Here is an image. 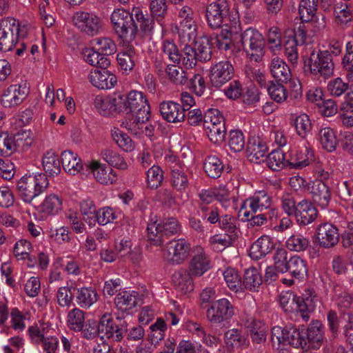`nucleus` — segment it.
Instances as JSON below:
<instances>
[{
  "instance_id": "nucleus-35",
  "label": "nucleus",
  "mask_w": 353,
  "mask_h": 353,
  "mask_svg": "<svg viewBox=\"0 0 353 353\" xmlns=\"http://www.w3.org/2000/svg\"><path fill=\"white\" fill-rule=\"evenodd\" d=\"M263 282L262 276L259 270L255 268H248L245 270L243 281H241V289L256 292Z\"/></svg>"
},
{
  "instance_id": "nucleus-26",
  "label": "nucleus",
  "mask_w": 353,
  "mask_h": 353,
  "mask_svg": "<svg viewBox=\"0 0 353 353\" xmlns=\"http://www.w3.org/2000/svg\"><path fill=\"white\" fill-rule=\"evenodd\" d=\"M289 272L294 279H304L307 275V262L299 256H292L288 259V263L285 272Z\"/></svg>"
},
{
  "instance_id": "nucleus-30",
  "label": "nucleus",
  "mask_w": 353,
  "mask_h": 353,
  "mask_svg": "<svg viewBox=\"0 0 353 353\" xmlns=\"http://www.w3.org/2000/svg\"><path fill=\"white\" fill-rule=\"evenodd\" d=\"M61 161L63 170L71 175L78 174L83 168L80 158L71 150L63 151L61 155Z\"/></svg>"
},
{
  "instance_id": "nucleus-31",
  "label": "nucleus",
  "mask_w": 353,
  "mask_h": 353,
  "mask_svg": "<svg viewBox=\"0 0 353 353\" xmlns=\"http://www.w3.org/2000/svg\"><path fill=\"white\" fill-rule=\"evenodd\" d=\"M224 341L228 347L246 348L249 341L241 330L232 328L227 330L224 334Z\"/></svg>"
},
{
  "instance_id": "nucleus-24",
  "label": "nucleus",
  "mask_w": 353,
  "mask_h": 353,
  "mask_svg": "<svg viewBox=\"0 0 353 353\" xmlns=\"http://www.w3.org/2000/svg\"><path fill=\"white\" fill-rule=\"evenodd\" d=\"M313 201L321 208L328 206L331 199L330 188L323 181L317 180L313 183L311 189Z\"/></svg>"
},
{
  "instance_id": "nucleus-46",
  "label": "nucleus",
  "mask_w": 353,
  "mask_h": 353,
  "mask_svg": "<svg viewBox=\"0 0 353 353\" xmlns=\"http://www.w3.org/2000/svg\"><path fill=\"white\" fill-rule=\"evenodd\" d=\"M285 343L295 348H305V339L299 330L292 325L285 326Z\"/></svg>"
},
{
  "instance_id": "nucleus-63",
  "label": "nucleus",
  "mask_w": 353,
  "mask_h": 353,
  "mask_svg": "<svg viewBox=\"0 0 353 353\" xmlns=\"http://www.w3.org/2000/svg\"><path fill=\"white\" fill-rule=\"evenodd\" d=\"M163 179V173L161 168L158 165H152L147 172L148 187L151 189H157L162 183Z\"/></svg>"
},
{
  "instance_id": "nucleus-16",
  "label": "nucleus",
  "mask_w": 353,
  "mask_h": 353,
  "mask_svg": "<svg viewBox=\"0 0 353 353\" xmlns=\"http://www.w3.org/2000/svg\"><path fill=\"white\" fill-rule=\"evenodd\" d=\"M210 72L212 85L216 88H220L229 81L234 73L232 65L228 61H222L216 63L211 68Z\"/></svg>"
},
{
  "instance_id": "nucleus-10",
  "label": "nucleus",
  "mask_w": 353,
  "mask_h": 353,
  "mask_svg": "<svg viewBox=\"0 0 353 353\" xmlns=\"http://www.w3.org/2000/svg\"><path fill=\"white\" fill-rule=\"evenodd\" d=\"M184 43L182 51L179 52L176 46L172 41H165L163 43V51L174 63L181 62L187 68H192L197 61L195 50L191 46L192 43Z\"/></svg>"
},
{
  "instance_id": "nucleus-32",
  "label": "nucleus",
  "mask_w": 353,
  "mask_h": 353,
  "mask_svg": "<svg viewBox=\"0 0 353 353\" xmlns=\"http://www.w3.org/2000/svg\"><path fill=\"white\" fill-rule=\"evenodd\" d=\"M270 69L272 77L278 81L287 83L291 79L289 66L279 57H275L272 60Z\"/></svg>"
},
{
  "instance_id": "nucleus-12",
  "label": "nucleus",
  "mask_w": 353,
  "mask_h": 353,
  "mask_svg": "<svg viewBox=\"0 0 353 353\" xmlns=\"http://www.w3.org/2000/svg\"><path fill=\"white\" fill-rule=\"evenodd\" d=\"M234 314L233 305L225 298L213 301L206 311L208 320L216 325L228 322Z\"/></svg>"
},
{
  "instance_id": "nucleus-20",
  "label": "nucleus",
  "mask_w": 353,
  "mask_h": 353,
  "mask_svg": "<svg viewBox=\"0 0 353 353\" xmlns=\"http://www.w3.org/2000/svg\"><path fill=\"white\" fill-rule=\"evenodd\" d=\"M324 341L323 325L319 321H312L307 329L305 349L319 350Z\"/></svg>"
},
{
  "instance_id": "nucleus-62",
  "label": "nucleus",
  "mask_w": 353,
  "mask_h": 353,
  "mask_svg": "<svg viewBox=\"0 0 353 353\" xmlns=\"http://www.w3.org/2000/svg\"><path fill=\"white\" fill-rule=\"evenodd\" d=\"M94 105L101 115L109 116L115 114L110 96L104 98L101 95H97L94 98Z\"/></svg>"
},
{
  "instance_id": "nucleus-38",
  "label": "nucleus",
  "mask_w": 353,
  "mask_h": 353,
  "mask_svg": "<svg viewBox=\"0 0 353 353\" xmlns=\"http://www.w3.org/2000/svg\"><path fill=\"white\" fill-rule=\"evenodd\" d=\"M90 46L99 52L101 56L108 57L113 54L117 47L114 42L108 37H98L90 41Z\"/></svg>"
},
{
  "instance_id": "nucleus-45",
  "label": "nucleus",
  "mask_w": 353,
  "mask_h": 353,
  "mask_svg": "<svg viewBox=\"0 0 353 353\" xmlns=\"http://www.w3.org/2000/svg\"><path fill=\"white\" fill-rule=\"evenodd\" d=\"M84 60L92 65L97 66V68H108L110 65V61L108 57L101 56L99 52L93 49L86 48L83 52Z\"/></svg>"
},
{
  "instance_id": "nucleus-64",
  "label": "nucleus",
  "mask_w": 353,
  "mask_h": 353,
  "mask_svg": "<svg viewBox=\"0 0 353 353\" xmlns=\"http://www.w3.org/2000/svg\"><path fill=\"white\" fill-rule=\"evenodd\" d=\"M224 279L229 288L236 292L241 289V280L238 272L233 268H228L223 272Z\"/></svg>"
},
{
  "instance_id": "nucleus-50",
  "label": "nucleus",
  "mask_w": 353,
  "mask_h": 353,
  "mask_svg": "<svg viewBox=\"0 0 353 353\" xmlns=\"http://www.w3.org/2000/svg\"><path fill=\"white\" fill-rule=\"evenodd\" d=\"M194 50L197 61L206 62L212 58V50L207 38H200L194 41Z\"/></svg>"
},
{
  "instance_id": "nucleus-47",
  "label": "nucleus",
  "mask_w": 353,
  "mask_h": 353,
  "mask_svg": "<svg viewBox=\"0 0 353 353\" xmlns=\"http://www.w3.org/2000/svg\"><path fill=\"white\" fill-rule=\"evenodd\" d=\"M319 139L322 147L328 152L336 150L338 141L334 131L329 128H321L319 132Z\"/></svg>"
},
{
  "instance_id": "nucleus-52",
  "label": "nucleus",
  "mask_w": 353,
  "mask_h": 353,
  "mask_svg": "<svg viewBox=\"0 0 353 353\" xmlns=\"http://www.w3.org/2000/svg\"><path fill=\"white\" fill-rule=\"evenodd\" d=\"M268 166L272 170L279 171L284 168L289 162L285 160V154L281 150H274L266 156Z\"/></svg>"
},
{
  "instance_id": "nucleus-43",
  "label": "nucleus",
  "mask_w": 353,
  "mask_h": 353,
  "mask_svg": "<svg viewBox=\"0 0 353 353\" xmlns=\"http://www.w3.org/2000/svg\"><path fill=\"white\" fill-rule=\"evenodd\" d=\"M137 296L127 291L118 293L114 299V303L118 310L127 312L134 308L137 304Z\"/></svg>"
},
{
  "instance_id": "nucleus-9",
  "label": "nucleus",
  "mask_w": 353,
  "mask_h": 353,
  "mask_svg": "<svg viewBox=\"0 0 353 353\" xmlns=\"http://www.w3.org/2000/svg\"><path fill=\"white\" fill-rule=\"evenodd\" d=\"M304 295V296H296L292 294L285 293L279 296V303L283 310L286 312H290L292 307L291 305L295 303L296 312L300 314L305 321L310 319L309 314L312 312L315 308V296Z\"/></svg>"
},
{
  "instance_id": "nucleus-56",
  "label": "nucleus",
  "mask_w": 353,
  "mask_h": 353,
  "mask_svg": "<svg viewBox=\"0 0 353 353\" xmlns=\"http://www.w3.org/2000/svg\"><path fill=\"white\" fill-rule=\"evenodd\" d=\"M166 74L170 80L177 85H184L187 83L188 79L190 78L188 72L175 65H170V67H167Z\"/></svg>"
},
{
  "instance_id": "nucleus-22",
  "label": "nucleus",
  "mask_w": 353,
  "mask_h": 353,
  "mask_svg": "<svg viewBox=\"0 0 353 353\" xmlns=\"http://www.w3.org/2000/svg\"><path fill=\"white\" fill-rule=\"evenodd\" d=\"M87 166L93 174L96 180L101 184H112L117 179V174L112 168L101 164L99 161H92Z\"/></svg>"
},
{
  "instance_id": "nucleus-57",
  "label": "nucleus",
  "mask_w": 353,
  "mask_h": 353,
  "mask_svg": "<svg viewBox=\"0 0 353 353\" xmlns=\"http://www.w3.org/2000/svg\"><path fill=\"white\" fill-rule=\"evenodd\" d=\"M168 9L166 0H151L150 1L151 16L161 24L168 13Z\"/></svg>"
},
{
  "instance_id": "nucleus-2",
  "label": "nucleus",
  "mask_w": 353,
  "mask_h": 353,
  "mask_svg": "<svg viewBox=\"0 0 353 353\" xmlns=\"http://www.w3.org/2000/svg\"><path fill=\"white\" fill-rule=\"evenodd\" d=\"M110 19L122 45L129 46V43H132L137 34V23L133 10L130 12L125 9H117L112 13Z\"/></svg>"
},
{
  "instance_id": "nucleus-13",
  "label": "nucleus",
  "mask_w": 353,
  "mask_h": 353,
  "mask_svg": "<svg viewBox=\"0 0 353 353\" xmlns=\"http://www.w3.org/2000/svg\"><path fill=\"white\" fill-rule=\"evenodd\" d=\"M230 13L228 1L217 0L210 3L206 10V17L209 26L217 29L228 21Z\"/></svg>"
},
{
  "instance_id": "nucleus-36",
  "label": "nucleus",
  "mask_w": 353,
  "mask_h": 353,
  "mask_svg": "<svg viewBox=\"0 0 353 353\" xmlns=\"http://www.w3.org/2000/svg\"><path fill=\"white\" fill-rule=\"evenodd\" d=\"M123 51L117 54V61L121 68L125 72L131 71L134 66L135 50L132 43L129 46L122 45Z\"/></svg>"
},
{
  "instance_id": "nucleus-18",
  "label": "nucleus",
  "mask_w": 353,
  "mask_h": 353,
  "mask_svg": "<svg viewBox=\"0 0 353 353\" xmlns=\"http://www.w3.org/2000/svg\"><path fill=\"white\" fill-rule=\"evenodd\" d=\"M160 113L170 123H180L184 121L185 114L181 105L172 101H163L159 105Z\"/></svg>"
},
{
  "instance_id": "nucleus-28",
  "label": "nucleus",
  "mask_w": 353,
  "mask_h": 353,
  "mask_svg": "<svg viewBox=\"0 0 353 353\" xmlns=\"http://www.w3.org/2000/svg\"><path fill=\"white\" fill-rule=\"evenodd\" d=\"M272 239L266 235L259 238L251 246L250 256L255 260L259 259L270 253L274 248Z\"/></svg>"
},
{
  "instance_id": "nucleus-14",
  "label": "nucleus",
  "mask_w": 353,
  "mask_h": 353,
  "mask_svg": "<svg viewBox=\"0 0 353 353\" xmlns=\"http://www.w3.org/2000/svg\"><path fill=\"white\" fill-rule=\"evenodd\" d=\"M29 94L26 83L10 85L1 96V103L5 108H14L21 104Z\"/></svg>"
},
{
  "instance_id": "nucleus-25",
  "label": "nucleus",
  "mask_w": 353,
  "mask_h": 353,
  "mask_svg": "<svg viewBox=\"0 0 353 353\" xmlns=\"http://www.w3.org/2000/svg\"><path fill=\"white\" fill-rule=\"evenodd\" d=\"M193 276L190 271L181 268L172 275V282L175 288L182 294H187L194 290Z\"/></svg>"
},
{
  "instance_id": "nucleus-4",
  "label": "nucleus",
  "mask_w": 353,
  "mask_h": 353,
  "mask_svg": "<svg viewBox=\"0 0 353 353\" xmlns=\"http://www.w3.org/2000/svg\"><path fill=\"white\" fill-rule=\"evenodd\" d=\"M28 32V26H21L14 18L2 19L0 21V51L8 52L12 50L18 37H27Z\"/></svg>"
},
{
  "instance_id": "nucleus-40",
  "label": "nucleus",
  "mask_w": 353,
  "mask_h": 353,
  "mask_svg": "<svg viewBox=\"0 0 353 353\" xmlns=\"http://www.w3.org/2000/svg\"><path fill=\"white\" fill-rule=\"evenodd\" d=\"M170 181L172 185L177 191L185 190L189 185V178L184 169L174 166L170 171Z\"/></svg>"
},
{
  "instance_id": "nucleus-34",
  "label": "nucleus",
  "mask_w": 353,
  "mask_h": 353,
  "mask_svg": "<svg viewBox=\"0 0 353 353\" xmlns=\"http://www.w3.org/2000/svg\"><path fill=\"white\" fill-rule=\"evenodd\" d=\"M26 134V132L18 133L15 136L9 134L6 132L0 133V154L4 156L10 155L15 150L17 145L19 146V141L21 136Z\"/></svg>"
},
{
  "instance_id": "nucleus-17",
  "label": "nucleus",
  "mask_w": 353,
  "mask_h": 353,
  "mask_svg": "<svg viewBox=\"0 0 353 353\" xmlns=\"http://www.w3.org/2000/svg\"><path fill=\"white\" fill-rule=\"evenodd\" d=\"M190 245L185 239L170 241L166 245L168 256L177 264L182 263L189 255Z\"/></svg>"
},
{
  "instance_id": "nucleus-37",
  "label": "nucleus",
  "mask_w": 353,
  "mask_h": 353,
  "mask_svg": "<svg viewBox=\"0 0 353 353\" xmlns=\"http://www.w3.org/2000/svg\"><path fill=\"white\" fill-rule=\"evenodd\" d=\"M63 200L57 194L47 196L40 205L41 212L47 215H54L62 210Z\"/></svg>"
},
{
  "instance_id": "nucleus-1",
  "label": "nucleus",
  "mask_w": 353,
  "mask_h": 353,
  "mask_svg": "<svg viewBox=\"0 0 353 353\" xmlns=\"http://www.w3.org/2000/svg\"><path fill=\"white\" fill-rule=\"evenodd\" d=\"M125 127L137 134V130H142L150 117V105L141 92L132 90L128 94Z\"/></svg>"
},
{
  "instance_id": "nucleus-44",
  "label": "nucleus",
  "mask_w": 353,
  "mask_h": 353,
  "mask_svg": "<svg viewBox=\"0 0 353 353\" xmlns=\"http://www.w3.org/2000/svg\"><path fill=\"white\" fill-rule=\"evenodd\" d=\"M43 167L50 176L57 175L61 172L60 160L54 152L49 150L43 157Z\"/></svg>"
},
{
  "instance_id": "nucleus-8",
  "label": "nucleus",
  "mask_w": 353,
  "mask_h": 353,
  "mask_svg": "<svg viewBox=\"0 0 353 353\" xmlns=\"http://www.w3.org/2000/svg\"><path fill=\"white\" fill-rule=\"evenodd\" d=\"M128 331V323L119 317L114 321L108 313L102 316L98 324V332L101 338H106L112 341H121Z\"/></svg>"
},
{
  "instance_id": "nucleus-51",
  "label": "nucleus",
  "mask_w": 353,
  "mask_h": 353,
  "mask_svg": "<svg viewBox=\"0 0 353 353\" xmlns=\"http://www.w3.org/2000/svg\"><path fill=\"white\" fill-rule=\"evenodd\" d=\"M101 155L102 159L111 166L121 170H126L128 168L127 163L124 159L119 153L111 149L106 148L103 150Z\"/></svg>"
},
{
  "instance_id": "nucleus-29",
  "label": "nucleus",
  "mask_w": 353,
  "mask_h": 353,
  "mask_svg": "<svg viewBox=\"0 0 353 353\" xmlns=\"http://www.w3.org/2000/svg\"><path fill=\"white\" fill-rule=\"evenodd\" d=\"M210 268V260L207 254L201 250L191 259L189 271L195 276H201Z\"/></svg>"
},
{
  "instance_id": "nucleus-3",
  "label": "nucleus",
  "mask_w": 353,
  "mask_h": 353,
  "mask_svg": "<svg viewBox=\"0 0 353 353\" xmlns=\"http://www.w3.org/2000/svg\"><path fill=\"white\" fill-rule=\"evenodd\" d=\"M49 183L44 174L26 175L17 184L20 198L26 203H31L39 195L46 191Z\"/></svg>"
},
{
  "instance_id": "nucleus-60",
  "label": "nucleus",
  "mask_w": 353,
  "mask_h": 353,
  "mask_svg": "<svg viewBox=\"0 0 353 353\" xmlns=\"http://www.w3.org/2000/svg\"><path fill=\"white\" fill-rule=\"evenodd\" d=\"M350 88L348 83L341 78L336 77L330 80L327 85V90L332 97H339L345 94Z\"/></svg>"
},
{
  "instance_id": "nucleus-49",
  "label": "nucleus",
  "mask_w": 353,
  "mask_h": 353,
  "mask_svg": "<svg viewBox=\"0 0 353 353\" xmlns=\"http://www.w3.org/2000/svg\"><path fill=\"white\" fill-rule=\"evenodd\" d=\"M319 0H301L299 7L300 19L303 22L312 20L316 14Z\"/></svg>"
},
{
  "instance_id": "nucleus-53",
  "label": "nucleus",
  "mask_w": 353,
  "mask_h": 353,
  "mask_svg": "<svg viewBox=\"0 0 353 353\" xmlns=\"http://www.w3.org/2000/svg\"><path fill=\"white\" fill-rule=\"evenodd\" d=\"M310 246V241L301 234L290 236L286 241V247L294 252H303Z\"/></svg>"
},
{
  "instance_id": "nucleus-48",
  "label": "nucleus",
  "mask_w": 353,
  "mask_h": 353,
  "mask_svg": "<svg viewBox=\"0 0 353 353\" xmlns=\"http://www.w3.org/2000/svg\"><path fill=\"white\" fill-rule=\"evenodd\" d=\"M205 128L211 142L220 143L224 141L226 134L225 123L212 125L210 121H205Z\"/></svg>"
},
{
  "instance_id": "nucleus-11",
  "label": "nucleus",
  "mask_w": 353,
  "mask_h": 353,
  "mask_svg": "<svg viewBox=\"0 0 353 353\" xmlns=\"http://www.w3.org/2000/svg\"><path fill=\"white\" fill-rule=\"evenodd\" d=\"M74 26L83 34L94 37L102 28L101 19L93 12L77 11L72 17Z\"/></svg>"
},
{
  "instance_id": "nucleus-5",
  "label": "nucleus",
  "mask_w": 353,
  "mask_h": 353,
  "mask_svg": "<svg viewBox=\"0 0 353 353\" xmlns=\"http://www.w3.org/2000/svg\"><path fill=\"white\" fill-rule=\"evenodd\" d=\"M305 67L316 77L328 79L334 74V63L328 50H313L307 61H305Z\"/></svg>"
},
{
  "instance_id": "nucleus-15",
  "label": "nucleus",
  "mask_w": 353,
  "mask_h": 353,
  "mask_svg": "<svg viewBox=\"0 0 353 353\" xmlns=\"http://www.w3.org/2000/svg\"><path fill=\"white\" fill-rule=\"evenodd\" d=\"M315 239L316 241L323 248L333 247L339 239L338 229L329 223L320 224L316 228Z\"/></svg>"
},
{
  "instance_id": "nucleus-55",
  "label": "nucleus",
  "mask_w": 353,
  "mask_h": 353,
  "mask_svg": "<svg viewBox=\"0 0 353 353\" xmlns=\"http://www.w3.org/2000/svg\"><path fill=\"white\" fill-rule=\"evenodd\" d=\"M67 322L70 330L79 332L84 327V312L79 308L72 310L68 314Z\"/></svg>"
},
{
  "instance_id": "nucleus-54",
  "label": "nucleus",
  "mask_w": 353,
  "mask_h": 353,
  "mask_svg": "<svg viewBox=\"0 0 353 353\" xmlns=\"http://www.w3.org/2000/svg\"><path fill=\"white\" fill-rule=\"evenodd\" d=\"M133 12L137 27L143 32H150L154 28V18L143 14L139 8H134Z\"/></svg>"
},
{
  "instance_id": "nucleus-23",
  "label": "nucleus",
  "mask_w": 353,
  "mask_h": 353,
  "mask_svg": "<svg viewBox=\"0 0 353 353\" xmlns=\"http://www.w3.org/2000/svg\"><path fill=\"white\" fill-rule=\"evenodd\" d=\"M317 210L313 204L303 199L298 202L296 211L293 216L300 225H307L312 223L316 218Z\"/></svg>"
},
{
  "instance_id": "nucleus-7",
  "label": "nucleus",
  "mask_w": 353,
  "mask_h": 353,
  "mask_svg": "<svg viewBox=\"0 0 353 353\" xmlns=\"http://www.w3.org/2000/svg\"><path fill=\"white\" fill-rule=\"evenodd\" d=\"M179 228V222L174 218L165 219L159 223L157 221L150 222L147 227L148 240L154 245H162L170 236L176 234Z\"/></svg>"
},
{
  "instance_id": "nucleus-42",
  "label": "nucleus",
  "mask_w": 353,
  "mask_h": 353,
  "mask_svg": "<svg viewBox=\"0 0 353 353\" xmlns=\"http://www.w3.org/2000/svg\"><path fill=\"white\" fill-rule=\"evenodd\" d=\"M178 33L183 43H194L196 37V25L194 20L182 21Z\"/></svg>"
},
{
  "instance_id": "nucleus-6",
  "label": "nucleus",
  "mask_w": 353,
  "mask_h": 353,
  "mask_svg": "<svg viewBox=\"0 0 353 353\" xmlns=\"http://www.w3.org/2000/svg\"><path fill=\"white\" fill-rule=\"evenodd\" d=\"M241 43L248 57L255 62L262 60L265 54V40L255 28H247L241 34Z\"/></svg>"
},
{
  "instance_id": "nucleus-21",
  "label": "nucleus",
  "mask_w": 353,
  "mask_h": 353,
  "mask_svg": "<svg viewBox=\"0 0 353 353\" xmlns=\"http://www.w3.org/2000/svg\"><path fill=\"white\" fill-rule=\"evenodd\" d=\"M268 147L259 137L248 140L246 155L248 160L254 163H261L266 159Z\"/></svg>"
},
{
  "instance_id": "nucleus-27",
  "label": "nucleus",
  "mask_w": 353,
  "mask_h": 353,
  "mask_svg": "<svg viewBox=\"0 0 353 353\" xmlns=\"http://www.w3.org/2000/svg\"><path fill=\"white\" fill-rule=\"evenodd\" d=\"M249 207L253 213L263 210L271 209L272 196L265 190L256 192L253 196L246 200Z\"/></svg>"
},
{
  "instance_id": "nucleus-58",
  "label": "nucleus",
  "mask_w": 353,
  "mask_h": 353,
  "mask_svg": "<svg viewBox=\"0 0 353 353\" xmlns=\"http://www.w3.org/2000/svg\"><path fill=\"white\" fill-rule=\"evenodd\" d=\"M80 210L84 221L90 226L95 225L94 218L97 211L94 201L90 199L83 200L80 203Z\"/></svg>"
},
{
  "instance_id": "nucleus-61",
  "label": "nucleus",
  "mask_w": 353,
  "mask_h": 353,
  "mask_svg": "<svg viewBox=\"0 0 353 353\" xmlns=\"http://www.w3.org/2000/svg\"><path fill=\"white\" fill-rule=\"evenodd\" d=\"M114 141L125 152H131L134 150L133 142L130 137L119 129L114 128L111 132Z\"/></svg>"
},
{
  "instance_id": "nucleus-19",
  "label": "nucleus",
  "mask_w": 353,
  "mask_h": 353,
  "mask_svg": "<svg viewBox=\"0 0 353 353\" xmlns=\"http://www.w3.org/2000/svg\"><path fill=\"white\" fill-rule=\"evenodd\" d=\"M89 79L94 86L103 90L113 88L117 82V77L108 70L107 68L91 71Z\"/></svg>"
},
{
  "instance_id": "nucleus-39",
  "label": "nucleus",
  "mask_w": 353,
  "mask_h": 353,
  "mask_svg": "<svg viewBox=\"0 0 353 353\" xmlns=\"http://www.w3.org/2000/svg\"><path fill=\"white\" fill-rule=\"evenodd\" d=\"M98 299L97 292L92 288H81L77 289L76 301L77 304L85 308L90 307Z\"/></svg>"
},
{
  "instance_id": "nucleus-59",
  "label": "nucleus",
  "mask_w": 353,
  "mask_h": 353,
  "mask_svg": "<svg viewBox=\"0 0 353 353\" xmlns=\"http://www.w3.org/2000/svg\"><path fill=\"white\" fill-rule=\"evenodd\" d=\"M267 91L270 98L277 103H281L287 99L286 90L280 83L269 81L267 85Z\"/></svg>"
},
{
  "instance_id": "nucleus-33",
  "label": "nucleus",
  "mask_w": 353,
  "mask_h": 353,
  "mask_svg": "<svg viewBox=\"0 0 353 353\" xmlns=\"http://www.w3.org/2000/svg\"><path fill=\"white\" fill-rule=\"evenodd\" d=\"M313 151L304 147L292 152L289 164L294 168H302L308 165L313 161Z\"/></svg>"
},
{
  "instance_id": "nucleus-41",
  "label": "nucleus",
  "mask_w": 353,
  "mask_h": 353,
  "mask_svg": "<svg viewBox=\"0 0 353 353\" xmlns=\"http://www.w3.org/2000/svg\"><path fill=\"white\" fill-rule=\"evenodd\" d=\"M203 169L208 176L217 179L223 171V164L217 156L209 155L205 159Z\"/></svg>"
}]
</instances>
